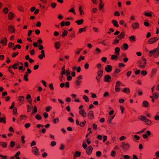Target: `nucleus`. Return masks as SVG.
<instances>
[{
    "label": "nucleus",
    "mask_w": 159,
    "mask_h": 159,
    "mask_svg": "<svg viewBox=\"0 0 159 159\" xmlns=\"http://www.w3.org/2000/svg\"><path fill=\"white\" fill-rule=\"evenodd\" d=\"M68 33L67 31L66 30H65L62 33V37H64V36L67 35V34Z\"/></svg>",
    "instance_id": "nucleus-44"
},
{
    "label": "nucleus",
    "mask_w": 159,
    "mask_h": 159,
    "mask_svg": "<svg viewBox=\"0 0 159 159\" xmlns=\"http://www.w3.org/2000/svg\"><path fill=\"white\" fill-rule=\"evenodd\" d=\"M11 68L12 66H9L8 68V70L11 74L13 75L14 74V73L12 72V70H11Z\"/></svg>",
    "instance_id": "nucleus-54"
},
{
    "label": "nucleus",
    "mask_w": 159,
    "mask_h": 159,
    "mask_svg": "<svg viewBox=\"0 0 159 159\" xmlns=\"http://www.w3.org/2000/svg\"><path fill=\"white\" fill-rule=\"evenodd\" d=\"M0 146L3 148H6L7 143L6 142H0Z\"/></svg>",
    "instance_id": "nucleus-18"
},
{
    "label": "nucleus",
    "mask_w": 159,
    "mask_h": 159,
    "mask_svg": "<svg viewBox=\"0 0 159 159\" xmlns=\"http://www.w3.org/2000/svg\"><path fill=\"white\" fill-rule=\"evenodd\" d=\"M149 52V56L150 57H152L154 53H155V50L154 49L152 51H150Z\"/></svg>",
    "instance_id": "nucleus-36"
},
{
    "label": "nucleus",
    "mask_w": 159,
    "mask_h": 159,
    "mask_svg": "<svg viewBox=\"0 0 159 159\" xmlns=\"http://www.w3.org/2000/svg\"><path fill=\"white\" fill-rule=\"evenodd\" d=\"M7 39L5 37L1 39L0 42V43L2 44L3 46H5L7 45Z\"/></svg>",
    "instance_id": "nucleus-8"
},
{
    "label": "nucleus",
    "mask_w": 159,
    "mask_h": 159,
    "mask_svg": "<svg viewBox=\"0 0 159 159\" xmlns=\"http://www.w3.org/2000/svg\"><path fill=\"white\" fill-rule=\"evenodd\" d=\"M122 92L127 94L130 93V91L129 88H125L123 89Z\"/></svg>",
    "instance_id": "nucleus-17"
},
{
    "label": "nucleus",
    "mask_w": 159,
    "mask_h": 159,
    "mask_svg": "<svg viewBox=\"0 0 159 159\" xmlns=\"http://www.w3.org/2000/svg\"><path fill=\"white\" fill-rule=\"evenodd\" d=\"M138 64L139 65V67L141 69H143L145 68L146 64V60L145 58L140 59L138 61Z\"/></svg>",
    "instance_id": "nucleus-2"
},
{
    "label": "nucleus",
    "mask_w": 159,
    "mask_h": 159,
    "mask_svg": "<svg viewBox=\"0 0 159 159\" xmlns=\"http://www.w3.org/2000/svg\"><path fill=\"white\" fill-rule=\"evenodd\" d=\"M49 88L51 90H53L54 88L53 87V85L52 83H51L49 85Z\"/></svg>",
    "instance_id": "nucleus-63"
},
{
    "label": "nucleus",
    "mask_w": 159,
    "mask_h": 159,
    "mask_svg": "<svg viewBox=\"0 0 159 159\" xmlns=\"http://www.w3.org/2000/svg\"><path fill=\"white\" fill-rule=\"evenodd\" d=\"M69 12H70L73 13L75 15L76 14L75 12V10L74 8H71L70 9L69 11Z\"/></svg>",
    "instance_id": "nucleus-59"
},
{
    "label": "nucleus",
    "mask_w": 159,
    "mask_h": 159,
    "mask_svg": "<svg viewBox=\"0 0 159 159\" xmlns=\"http://www.w3.org/2000/svg\"><path fill=\"white\" fill-rule=\"evenodd\" d=\"M28 75L27 74V72H26V74L24 76V79L25 80V81H28Z\"/></svg>",
    "instance_id": "nucleus-42"
},
{
    "label": "nucleus",
    "mask_w": 159,
    "mask_h": 159,
    "mask_svg": "<svg viewBox=\"0 0 159 159\" xmlns=\"http://www.w3.org/2000/svg\"><path fill=\"white\" fill-rule=\"evenodd\" d=\"M119 43V41L118 39H115L113 43V44H116L118 43Z\"/></svg>",
    "instance_id": "nucleus-62"
},
{
    "label": "nucleus",
    "mask_w": 159,
    "mask_h": 159,
    "mask_svg": "<svg viewBox=\"0 0 159 159\" xmlns=\"http://www.w3.org/2000/svg\"><path fill=\"white\" fill-rule=\"evenodd\" d=\"M120 108L121 111V114H123L124 113L125 111L124 107L122 106H120Z\"/></svg>",
    "instance_id": "nucleus-47"
},
{
    "label": "nucleus",
    "mask_w": 159,
    "mask_h": 159,
    "mask_svg": "<svg viewBox=\"0 0 159 159\" xmlns=\"http://www.w3.org/2000/svg\"><path fill=\"white\" fill-rule=\"evenodd\" d=\"M25 100V98L24 96H21L18 98V101L20 102H23Z\"/></svg>",
    "instance_id": "nucleus-31"
},
{
    "label": "nucleus",
    "mask_w": 159,
    "mask_h": 159,
    "mask_svg": "<svg viewBox=\"0 0 159 159\" xmlns=\"http://www.w3.org/2000/svg\"><path fill=\"white\" fill-rule=\"evenodd\" d=\"M17 9L20 11H23V7L21 6H19L17 7Z\"/></svg>",
    "instance_id": "nucleus-33"
},
{
    "label": "nucleus",
    "mask_w": 159,
    "mask_h": 159,
    "mask_svg": "<svg viewBox=\"0 0 159 159\" xmlns=\"http://www.w3.org/2000/svg\"><path fill=\"white\" fill-rule=\"evenodd\" d=\"M106 71L107 72H111L112 69V66L110 65H107L105 68Z\"/></svg>",
    "instance_id": "nucleus-9"
},
{
    "label": "nucleus",
    "mask_w": 159,
    "mask_h": 159,
    "mask_svg": "<svg viewBox=\"0 0 159 159\" xmlns=\"http://www.w3.org/2000/svg\"><path fill=\"white\" fill-rule=\"evenodd\" d=\"M25 138V136L24 135H23L21 136V141L22 142V143H23V144H24L25 143V140H24V139Z\"/></svg>",
    "instance_id": "nucleus-52"
},
{
    "label": "nucleus",
    "mask_w": 159,
    "mask_h": 159,
    "mask_svg": "<svg viewBox=\"0 0 159 159\" xmlns=\"http://www.w3.org/2000/svg\"><path fill=\"white\" fill-rule=\"evenodd\" d=\"M35 118L38 120H40L41 119V116L39 115H37L35 116Z\"/></svg>",
    "instance_id": "nucleus-46"
},
{
    "label": "nucleus",
    "mask_w": 159,
    "mask_h": 159,
    "mask_svg": "<svg viewBox=\"0 0 159 159\" xmlns=\"http://www.w3.org/2000/svg\"><path fill=\"white\" fill-rule=\"evenodd\" d=\"M14 14L12 12H9L8 14V19L10 20H12L14 17Z\"/></svg>",
    "instance_id": "nucleus-13"
},
{
    "label": "nucleus",
    "mask_w": 159,
    "mask_h": 159,
    "mask_svg": "<svg viewBox=\"0 0 159 159\" xmlns=\"http://www.w3.org/2000/svg\"><path fill=\"white\" fill-rule=\"evenodd\" d=\"M142 105L143 107H148L149 103L146 101H144L143 102Z\"/></svg>",
    "instance_id": "nucleus-25"
},
{
    "label": "nucleus",
    "mask_w": 159,
    "mask_h": 159,
    "mask_svg": "<svg viewBox=\"0 0 159 159\" xmlns=\"http://www.w3.org/2000/svg\"><path fill=\"white\" fill-rule=\"evenodd\" d=\"M37 111V109L36 106H34V110L33 111L32 114H34Z\"/></svg>",
    "instance_id": "nucleus-48"
},
{
    "label": "nucleus",
    "mask_w": 159,
    "mask_h": 159,
    "mask_svg": "<svg viewBox=\"0 0 159 159\" xmlns=\"http://www.w3.org/2000/svg\"><path fill=\"white\" fill-rule=\"evenodd\" d=\"M18 54H19V52H16L13 53L12 54L11 56L12 57H15Z\"/></svg>",
    "instance_id": "nucleus-49"
},
{
    "label": "nucleus",
    "mask_w": 159,
    "mask_h": 159,
    "mask_svg": "<svg viewBox=\"0 0 159 159\" xmlns=\"http://www.w3.org/2000/svg\"><path fill=\"white\" fill-rule=\"evenodd\" d=\"M86 123V121L84 120L83 122H80V123L79 125L81 127H83L85 125Z\"/></svg>",
    "instance_id": "nucleus-37"
},
{
    "label": "nucleus",
    "mask_w": 159,
    "mask_h": 159,
    "mask_svg": "<svg viewBox=\"0 0 159 159\" xmlns=\"http://www.w3.org/2000/svg\"><path fill=\"white\" fill-rule=\"evenodd\" d=\"M120 147L124 151H127L130 148V145L128 143L123 142L120 145Z\"/></svg>",
    "instance_id": "nucleus-1"
},
{
    "label": "nucleus",
    "mask_w": 159,
    "mask_h": 159,
    "mask_svg": "<svg viewBox=\"0 0 159 159\" xmlns=\"http://www.w3.org/2000/svg\"><path fill=\"white\" fill-rule=\"evenodd\" d=\"M120 71V69H116L115 70L114 72L113 73L112 75L113 76L116 77V74L119 73Z\"/></svg>",
    "instance_id": "nucleus-21"
},
{
    "label": "nucleus",
    "mask_w": 159,
    "mask_h": 159,
    "mask_svg": "<svg viewBox=\"0 0 159 159\" xmlns=\"http://www.w3.org/2000/svg\"><path fill=\"white\" fill-rule=\"evenodd\" d=\"M158 40V38L157 37H154L150 39L148 41V44H152L155 43Z\"/></svg>",
    "instance_id": "nucleus-3"
},
{
    "label": "nucleus",
    "mask_w": 159,
    "mask_h": 159,
    "mask_svg": "<svg viewBox=\"0 0 159 159\" xmlns=\"http://www.w3.org/2000/svg\"><path fill=\"white\" fill-rule=\"evenodd\" d=\"M83 98L84 100H85V101L86 102H88L89 101V100L88 98V97L86 96V95H84L83 96Z\"/></svg>",
    "instance_id": "nucleus-39"
},
{
    "label": "nucleus",
    "mask_w": 159,
    "mask_h": 159,
    "mask_svg": "<svg viewBox=\"0 0 159 159\" xmlns=\"http://www.w3.org/2000/svg\"><path fill=\"white\" fill-rule=\"evenodd\" d=\"M104 6V4L101 3H99V9L100 10H101L103 7Z\"/></svg>",
    "instance_id": "nucleus-56"
},
{
    "label": "nucleus",
    "mask_w": 159,
    "mask_h": 159,
    "mask_svg": "<svg viewBox=\"0 0 159 159\" xmlns=\"http://www.w3.org/2000/svg\"><path fill=\"white\" fill-rule=\"evenodd\" d=\"M64 145L63 144H61L60 145L59 149L61 150H63L64 149Z\"/></svg>",
    "instance_id": "nucleus-58"
},
{
    "label": "nucleus",
    "mask_w": 159,
    "mask_h": 159,
    "mask_svg": "<svg viewBox=\"0 0 159 159\" xmlns=\"http://www.w3.org/2000/svg\"><path fill=\"white\" fill-rule=\"evenodd\" d=\"M125 34L124 32H122L120 34L117 36L116 38H118L120 39H123L125 36Z\"/></svg>",
    "instance_id": "nucleus-15"
},
{
    "label": "nucleus",
    "mask_w": 159,
    "mask_h": 159,
    "mask_svg": "<svg viewBox=\"0 0 159 159\" xmlns=\"http://www.w3.org/2000/svg\"><path fill=\"white\" fill-rule=\"evenodd\" d=\"M120 51V49L119 47H116L115 49V54L117 55H119Z\"/></svg>",
    "instance_id": "nucleus-14"
},
{
    "label": "nucleus",
    "mask_w": 159,
    "mask_h": 159,
    "mask_svg": "<svg viewBox=\"0 0 159 159\" xmlns=\"http://www.w3.org/2000/svg\"><path fill=\"white\" fill-rule=\"evenodd\" d=\"M88 116L90 119H93L94 118V116L93 114V112L92 111H89L88 114Z\"/></svg>",
    "instance_id": "nucleus-12"
},
{
    "label": "nucleus",
    "mask_w": 159,
    "mask_h": 159,
    "mask_svg": "<svg viewBox=\"0 0 159 159\" xmlns=\"http://www.w3.org/2000/svg\"><path fill=\"white\" fill-rule=\"evenodd\" d=\"M14 43H13L10 42L9 43L8 46L9 48H12L14 46Z\"/></svg>",
    "instance_id": "nucleus-51"
},
{
    "label": "nucleus",
    "mask_w": 159,
    "mask_h": 159,
    "mask_svg": "<svg viewBox=\"0 0 159 159\" xmlns=\"http://www.w3.org/2000/svg\"><path fill=\"white\" fill-rule=\"evenodd\" d=\"M131 26L134 29H138L139 27V23L137 22H134L132 24Z\"/></svg>",
    "instance_id": "nucleus-7"
},
{
    "label": "nucleus",
    "mask_w": 159,
    "mask_h": 159,
    "mask_svg": "<svg viewBox=\"0 0 159 159\" xmlns=\"http://www.w3.org/2000/svg\"><path fill=\"white\" fill-rule=\"evenodd\" d=\"M56 144V143L54 141H52L51 142V145L53 147L55 146Z\"/></svg>",
    "instance_id": "nucleus-64"
},
{
    "label": "nucleus",
    "mask_w": 159,
    "mask_h": 159,
    "mask_svg": "<svg viewBox=\"0 0 159 159\" xmlns=\"http://www.w3.org/2000/svg\"><path fill=\"white\" fill-rule=\"evenodd\" d=\"M45 57V55H43L41 54L39 55L38 56V57L41 60H42L43 59V58H44Z\"/></svg>",
    "instance_id": "nucleus-50"
},
{
    "label": "nucleus",
    "mask_w": 159,
    "mask_h": 159,
    "mask_svg": "<svg viewBox=\"0 0 159 159\" xmlns=\"http://www.w3.org/2000/svg\"><path fill=\"white\" fill-rule=\"evenodd\" d=\"M60 43L59 42H56L55 43V47L56 49H58L60 47Z\"/></svg>",
    "instance_id": "nucleus-19"
},
{
    "label": "nucleus",
    "mask_w": 159,
    "mask_h": 159,
    "mask_svg": "<svg viewBox=\"0 0 159 159\" xmlns=\"http://www.w3.org/2000/svg\"><path fill=\"white\" fill-rule=\"evenodd\" d=\"M115 116H110L108 117V120H107V122L109 124H110L111 123V121L114 118Z\"/></svg>",
    "instance_id": "nucleus-20"
},
{
    "label": "nucleus",
    "mask_w": 159,
    "mask_h": 159,
    "mask_svg": "<svg viewBox=\"0 0 159 159\" xmlns=\"http://www.w3.org/2000/svg\"><path fill=\"white\" fill-rule=\"evenodd\" d=\"M37 43L39 44H41L42 43L43 41L42 39L40 38H39Z\"/></svg>",
    "instance_id": "nucleus-55"
},
{
    "label": "nucleus",
    "mask_w": 159,
    "mask_h": 159,
    "mask_svg": "<svg viewBox=\"0 0 159 159\" xmlns=\"http://www.w3.org/2000/svg\"><path fill=\"white\" fill-rule=\"evenodd\" d=\"M81 155V152L78 151H76L75 152V155H74V157H80Z\"/></svg>",
    "instance_id": "nucleus-30"
},
{
    "label": "nucleus",
    "mask_w": 159,
    "mask_h": 159,
    "mask_svg": "<svg viewBox=\"0 0 159 159\" xmlns=\"http://www.w3.org/2000/svg\"><path fill=\"white\" fill-rule=\"evenodd\" d=\"M93 149V148L91 146H89L86 150V152L87 154L89 155H91L92 153Z\"/></svg>",
    "instance_id": "nucleus-6"
},
{
    "label": "nucleus",
    "mask_w": 159,
    "mask_h": 159,
    "mask_svg": "<svg viewBox=\"0 0 159 159\" xmlns=\"http://www.w3.org/2000/svg\"><path fill=\"white\" fill-rule=\"evenodd\" d=\"M111 22L116 27H119V25L116 20H112L111 21Z\"/></svg>",
    "instance_id": "nucleus-22"
},
{
    "label": "nucleus",
    "mask_w": 159,
    "mask_h": 159,
    "mask_svg": "<svg viewBox=\"0 0 159 159\" xmlns=\"http://www.w3.org/2000/svg\"><path fill=\"white\" fill-rule=\"evenodd\" d=\"M144 122H146V123L148 125H150L152 123V121L148 119H146V120L144 121Z\"/></svg>",
    "instance_id": "nucleus-41"
},
{
    "label": "nucleus",
    "mask_w": 159,
    "mask_h": 159,
    "mask_svg": "<svg viewBox=\"0 0 159 159\" xmlns=\"http://www.w3.org/2000/svg\"><path fill=\"white\" fill-rule=\"evenodd\" d=\"M123 46L125 50L127 49L129 47L128 45L126 43H124L123 45Z\"/></svg>",
    "instance_id": "nucleus-40"
},
{
    "label": "nucleus",
    "mask_w": 159,
    "mask_h": 159,
    "mask_svg": "<svg viewBox=\"0 0 159 159\" xmlns=\"http://www.w3.org/2000/svg\"><path fill=\"white\" fill-rule=\"evenodd\" d=\"M119 55H112L111 57V59L112 60H116L117 58L119 56Z\"/></svg>",
    "instance_id": "nucleus-34"
},
{
    "label": "nucleus",
    "mask_w": 159,
    "mask_h": 159,
    "mask_svg": "<svg viewBox=\"0 0 159 159\" xmlns=\"http://www.w3.org/2000/svg\"><path fill=\"white\" fill-rule=\"evenodd\" d=\"M111 79V77L110 75H106L104 77V81L107 82H109Z\"/></svg>",
    "instance_id": "nucleus-10"
},
{
    "label": "nucleus",
    "mask_w": 159,
    "mask_h": 159,
    "mask_svg": "<svg viewBox=\"0 0 159 159\" xmlns=\"http://www.w3.org/2000/svg\"><path fill=\"white\" fill-rule=\"evenodd\" d=\"M159 56V52L156 51L153 54V57L155 58Z\"/></svg>",
    "instance_id": "nucleus-45"
},
{
    "label": "nucleus",
    "mask_w": 159,
    "mask_h": 159,
    "mask_svg": "<svg viewBox=\"0 0 159 159\" xmlns=\"http://www.w3.org/2000/svg\"><path fill=\"white\" fill-rule=\"evenodd\" d=\"M84 21V20L83 19H81L80 20H76L75 21V23H76L78 25H80L83 23Z\"/></svg>",
    "instance_id": "nucleus-24"
},
{
    "label": "nucleus",
    "mask_w": 159,
    "mask_h": 159,
    "mask_svg": "<svg viewBox=\"0 0 159 159\" xmlns=\"http://www.w3.org/2000/svg\"><path fill=\"white\" fill-rule=\"evenodd\" d=\"M8 11V9L7 7H5L3 9V11L5 14H7Z\"/></svg>",
    "instance_id": "nucleus-38"
},
{
    "label": "nucleus",
    "mask_w": 159,
    "mask_h": 159,
    "mask_svg": "<svg viewBox=\"0 0 159 159\" xmlns=\"http://www.w3.org/2000/svg\"><path fill=\"white\" fill-rule=\"evenodd\" d=\"M52 7V8H54L56 7L57 6V4L56 3L54 2L52 3L51 4Z\"/></svg>",
    "instance_id": "nucleus-60"
},
{
    "label": "nucleus",
    "mask_w": 159,
    "mask_h": 159,
    "mask_svg": "<svg viewBox=\"0 0 159 159\" xmlns=\"http://www.w3.org/2000/svg\"><path fill=\"white\" fill-rule=\"evenodd\" d=\"M79 113L84 117H85L87 116L86 113L84 109H81L80 110Z\"/></svg>",
    "instance_id": "nucleus-11"
},
{
    "label": "nucleus",
    "mask_w": 159,
    "mask_h": 159,
    "mask_svg": "<svg viewBox=\"0 0 159 159\" xmlns=\"http://www.w3.org/2000/svg\"><path fill=\"white\" fill-rule=\"evenodd\" d=\"M8 30L9 33H13L15 32V29L12 25H10L8 27Z\"/></svg>",
    "instance_id": "nucleus-5"
},
{
    "label": "nucleus",
    "mask_w": 159,
    "mask_h": 159,
    "mask_svg": "<svg viewBox=\"0 0 159 159\" xmlns=\"http://www.w3.org/2000/svg\"><path fill=\"white\" fill-rule=\"evenodd\" d=\"M15 145V143L13 141L10 142V146L11 148H13Z\"/></svg>",
    "instance_id": "nucleus-43"
},
{
    "label": "nucleus",
    "mask_w": 159,
    "mask_h": 159,
    "mask_svg": "<svg viewBox=\"0 0 159 159\" xmlns=\"http://www.w3.org/2000/svg\"><path fill=\"white\" fill-rule=\"evenodd\" d=\"M153 96L154 98L156 99H157L158 97V94L157 93H154L153 94Z\"/></svg>",
    "instance_id": "nucleus-57"
},
{
    "label": "nucleus",
    "mask_w": 159,
    "mask_h": 159,
    "mask_svg": "<svg viewBox=\"0 0 159 159\" xmlns=\"http://www.w3.org/2000/svg\"><path fill=\"white\" fill-rule=\"evenodd\" d=\"M93 30L96 32H99V30L97 28L93 27Z\"/></svg>",
    "instance_id": "nucleus-61"
},
{
    "label": "nucleus",
    "mask_w": 159,
    "mask_h": 159,
    "mask_svg": "<svg viewBox=\"0 0 159 159\" xmlns=\"http://www.w3.org/2000/svg\"><path fill=\"white\" fill-rule=\"evenodd\" d=\"M96 155L98 157H100L102 155L101 152L100 151H98L96 152Z\"/></svg>",
    "instance_id": "nucleus-53"
},
{
    "label": "nucleus",
    "mask_w": 159,
    "mask_h": 159,
    "mask_svg": "<svg viewBox=\"0 0 159 159\" xmlns=\"http://www.w3.org/2000/svg\"><path fill=\"white\" fill-rule=\"evenodd\" d=\"M0 122H3L4 124L6 123V118L5 117H0Z\"/></svg>",
    "instance_id": "nucleus-29"
},
{
    "label": "nucleus",
    "mask_w": 159,
    "mask_h": 159,
    "mask_svg": "<svg viewBox=\"0 0 159 159\" xmlns=\"http://www.w3.org/2000/svg\"><path fill=\"white\" fill-rule=\"evenodd\" d=\"M121 84H122V83H121V82L120 81H117L116 82V85L115 86V87L119 88V87L120 86V85Z\"/></svg>",
    "instance_id": "nucleus-32"
},
{
    "label": "nucleus",
    "mask_w": 159,
    "mask_h": 159,
    "mask_svg": "<svg viewBox=\"0 0 159 159\" xmlns=\"http://www.w3.org/2000/svg\"><path fill=\"white\" fill-rule=\"evenodd\" d=\"M79 10L80 12V15H82L84 14V12L83 11V8H82L81 6H80L79 7Z\"/></svg>",
    "instance_id": "nucleus-27"
},
{
    "label": "nucleus",
    "mask_w": 159,
    "mask_h": 159,
    "mask_svg": "<svg viewBox=\"0 0 159 159\" xmlns=\"http://www.w3.org/2000/svg\"><path fill=\"white\" fill-rule=\"evenodd\" d=\"M86 27L84 28L80 29L79 30V33H81L83 32L86 31Z\"/></svg>",
    "instance_id": "nucleus-28"
},
{
    "label": "nucleus",
    "mask_w": 159,
    "mask_h": 159,
    "mask_svg": "<svg viewBox=\"0 0 159 159\" xmlns=\"http://www.w3.org/2000/svg\"><path fill=\"white\" fill-rule=\"evenodd\" d=\"M19 65V62H18L17 63H15L12 66V68H13L14 69H16L17 68V67Z\"/></svg>",
    "instance_id": "nucleus-26"
},
{
    "label": "nucleus",
    "mask_w": 159,
    "mask_h": 159,
    "mask_svg": "<svg viewBox=\"0 0 159 159\" xmlns=\"http://www.w3.org/2000/svg\"><path fill=\"white\" fill-rule=\"evenodd\" d=\"M32 151L33 153L36 155H38L39 154V152L36 147H32Z\"/></svg>",
    "instance_id": "nucleus-4"
},
{
    "label": "nucleus",
    "mask_w": 159,
    "mask_h": 159,
    "mask_svg": "<svg viewBox=\"0 0 159 159\" xmlns=\"http://www.w3.org/2000/svg\"><path fill=\"white\" fill-rule=\"evenodd\" d=\"M98 75L102 77L103 75V69H99L98 71L97 72Z\"/></svg>",
    "instance_id": "nucleus-16"
},
{
    "label": "nucleus",
    "mask_w": 159,
    "mask_h": 159,
    "mask_svg": "<svg viewBox=\"0 0 159 159\" xmlns=\"http://www.w3.org/2000/svg\"><path fill=\"white\" fill-rule=\"evenodd\" d=\"M139 119L143 121H144L146 120L147 117L144 116H139Z\"/></svg>",
    "instance_id": "nucleus-23"
},
{
    "label": "nucleus",
    "mask_w": 159,
    "mask_h": 159,
    "mask_svg": "<svg viewBox=\"0 0 159 159\" xmlns=\"http://www.w3.org/2000/svg\"><path fill=\"white\" fill-rule=\"evenodd\" d=\"M129 40L132 41H135V38L134 36L132 35L129 37Z\"/></svg>",
    "instance_id": "nucleus-35"
}]
</instances>
